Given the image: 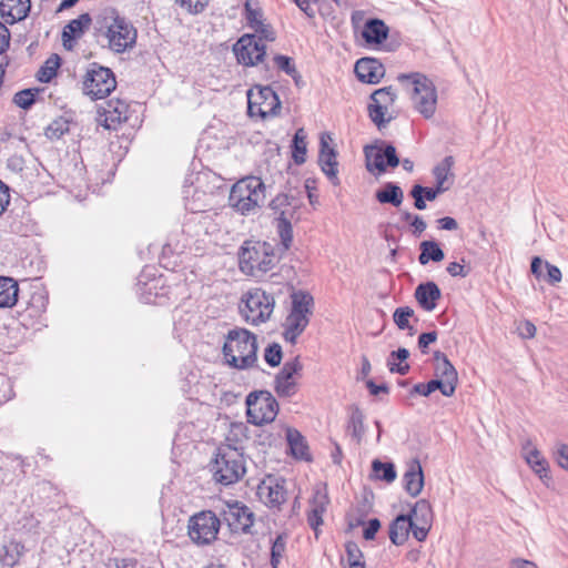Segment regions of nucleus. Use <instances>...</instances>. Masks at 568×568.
Masks as SVG:
<instances>
[{
	"instance_id": "obj_1",
	"label": "nucleus",
	"mask_w": 568,
	"mask_h": 568,
	"mask_svg": "<svg viewBox=\"0 0 568 568\" xmlns=\"http://www.w3.org/2000/svg\"><path fill=\"white\" fill-rule=\"evenodd\" d=\"M257 337L243 327H234L225 335L222 347L224 364L231 368L246 371L257 367Z\"/></svg>"
},
{
	"instance_id": "obj_2",
	"label": "nucleus",
	"mask_w": 568,
	"mask_h": 568,
	"mask_svg": "<svg viewBox=\"0 0 568 568\" xmlns=\"http://www.w3.org/2000/svg\"><path fill=\"white\" fill-rule=\"evenodd\" d=\"M280 260L281 255L268 242L245 241L239 252L241 272L256 278L273 270Z\"/></svg>"
},
{
	"instance_id": "obj_3",
	"label": "nucleus",
	"mask_w": 568,
	"mask_h": 568,
	"mask_svg": "<svg viewBox=\"0 0 568 568\" xmlns=\"http://www.w3.org/2000/svg\"><path fill=\"white\" fill-rule=\"evenodd\" d=\"M209 467L213 479L224 486L237 483L246 471L243 454L227 444L216 448Z\"/></svg>"
},
{
	"instance_id": "obj_4",
	"label": "nucleus",
	"mask_w": 568,
	"mask_h": 568,
	"mask_svg": "<svg viewBox=\"0 0 568 568\" xmlns=\"http://www.w3.org/2000/svg\"><path fill=\"white\" fill-rule=\"evenodd\" d=\"M397 80L410 88L414 108L425 119H432L437 106V90L433 81L420 72L400 73Z\"/></svg>"
},
{
	"instance_id": "obj_5",
	"label": "nucleus",
	"mask_w": 568,
	"mask_h": 568,
	"mask_svg": "<svg viewBox=\"0 0 568 568\" xmlns=\"http://www.w3.org/2000/svg\"><path fill=\"white\" fill-rule=\"evenodd\" d=\"M265 184L261 178L246 176L231 189L229 201L242 214L260 207L265 201Z\"/></svg>"
},
{
	"instance_id": "obj_6",
	"label": "nucleus",
	"mask_w": 568,
	"mask_h": 568,
	"mask_svg": "<svg viewBox=\"0 0 568 568\" xmlns=\"http://www.w3.org/2000/svg\"><path fill=\"white\" fill-rule=\"evenodd\" d=\"M242 303L243 305H240L241 315L252 325L266 322L271 317L275 305L273 295L260 287L245 293Z\"/></svg>"
},
{
	"instance_id": "obj_7",
	"label": "nucleus",
	"mask_w": 568,
	"mask_h": 568,
	"mask_svg": "<svg viewBox=\"0 0 568 568\" xmlns=\"http://www.w3.org/2000/svg\"><path fill=\"white\" fill-rule=\"evenodd\" d=\"M245 404L247 422L256 426L272 423L278 413V404L268 390L251 392Z\"/></svg>"
},
{
	"instance_id": "obj_8",
	"label": "nucleus",
	"mask_w": 568,
	"mask_h": 568,
	"mask_svg": "<svg viewBox=\"0 0 568 568\" xmlns=\"http://www.w3.org/2000/svg\"><path fill=\"white\" fill-rule=\"evenodd\" d=\"M116 88L115 75L111 69L93 62L83 80V93L92 100L108 97Z\"/></svg>"
},
{
	"instance_id": "obj_9",
	"label": "nucleus",
	"mask_w": 568,
	"mask_h": 568,
	"mask_svg": "<svg viewBox=\"0 0 568 568\" xmlns=\"http://www.w3.org/2000/svg\"><path fill=\"white\" fill-rule=\"evenodd\" d=\"M221 523V516L212 510L194 514L189 519V537L196 545H210L216 539Z\"/></svg>"
},
{
	"instance_id": "obj_10",
	"label": "nucleus",
	"mask_w": 568,
	"mask_h": 568,
	"mask_svg": "<svg viewBox=\"0 0 568 568\" xmlns=\"http://www.w3.org/2000/svg\"><path fill=\"white\" fill-rule=\"evenodd\" d=\"M220 516L232 534L253 535L255 514L242 501H227Z\"/></svg>"
},
{
	"instance_id": "obj_11",
	"label": "nucleus",
	"mask_w": 568,
	"mask_h": 568,
	"mask_svg": "<svg viewBox=\"0 0 568 568\" xmlns=\"http://www.w3.org/2000/svg\"><path fill=\"white\" fill-rule=\"evenodd\" d=\"M105 36L109 48L115 53H123L135 45L138 31L124 17L116 14L108 27Z\"/></svg>"
},
{
	"instance_id": "obj_12",
	"label": "nucleus",
	"mask_w": 568,
	"mask_h": 568,
	"mask_svg": "<svg viewBox=\"0 0 568 568\" xmlns=\"http://www.w3.org/2000/svg\"><path fill=\"white\" fill-rule=\"evenodd\" d=\"M364 154L366 169L371 173L374 172V170H377L378 173H384L387 168H397L400 162L396 148L385 141H379V145H366L364 148Z\"/></svg>"
},
{
	"instance_id": "obj_13",
	"label": "nucleus",
	"mask_w": 568,
	"mask_h": 568,
	"mask_svg": "<svg viewBox=\"0 0 568 568\" xmlns=\"http://www.w3.org/2000/svg\"><path fill=\"white\" fill-rule=\"evenodd\" d=\"M396 92L392 85L375 90L371 94V103L367 112L371 121L381 130L392 121V116L385 118L387 110L396 101Z\"/></svg>"
},
{
	"instance_id": "obj_14",
	"label": "nucleus",
	"mask_w": 568,
	"mask_h": 568,
	"mask_svg": "<svg viewBox=\"0 0 568 568\" xmlns=\"http://www.w3.org/2000/svg\"><path fill=\"white\" fill-rule=\"evenodd\" d=\"M239 63L253 67L262 62L266 54V45L254 34L242 36L233 47Z\"/></svg>"
},
{
	"instance_id": "obj_15",
	"label": "nucleus",
	"mask_w": 568,
	"mask_h": 568,
	"mask_svg": "<svg viewBox=\"0 0 568 568\" xmlns=\"http://www.w3.org/2000/svg\"><path fill=\"white\" fill-rule=\"evenodd\" d=\"M286 480L283 477L267 476L257 486L258 498L270 508H277L286 501Z\"/></svg>"
},
{
	"instance_id": "obj_16",
	"label": "nucleus",
	"mask_w": 568,
	"mask_h": 568,
	"mask_svg": "<svg viewBox=\"0 0 568 568\" xmlns=\"http://www.w3.org/2000/svg\"><path fill=\"white\" fill-rule=\"evenodd\" d=\"M303 365L300 357L286 362L274 379V389L280 397H292L297 392V383L294 381L295 375H300Z\"/></svg>"
},
{
	"instance_id": "obj_17",
	"label": "nucleus",
	"mask_w": 568,
	"mask_h": 568,
	"mask_svg": "<svg viewBox=\"0 0 568 568\" xmlns=\"http://www.w3.org/2000/svg\"><path fill=\"white\" fill-rule=\"evenodd\" d=\"M129 104L120 99H112L98 109V122L106 130H116L128 121Z\"/></svg>"
},
{
	"instance_id": "obj_18",
	"label": "nucleus",
	"mask_w": 568,
	"mask_h": 568,
	"mask_svg": "<svg viewBox=\"0 0 568 568\" xmlns=\"http://www.w3.org/2000/svg\"><path fill=\"white\" fill-rule=\"evenodd\" d=\"M331 140L332 139L329 134L322 133L320 139L318 164L321 166L322 172L326 175L329 182L333 185L337 186L341 184L337 169V152L334 148L329 146L328 141Z\"/></svg>"
},
{
	"instance_id": "obj_19",
	"label": "nucleus",
	"mask_w": 568,
	"mask_h": 568,
	"mask_svg": "<svg viewBox=\"0 0 568 568\" xmlns=\"http://www.w3.org/2000/svg\"><path fill=\"white\" fill-rule=\"evenodd\" d=\"M354 72L363 83L376 84L385 74V68L375 58H361L356 61Z\"/></svg>"
},
{
	"instance_id": "obj_20",
	"label": "nucleus",
	"mask_w": 568,
	"mask_h": 568,
	"mask_svg": "<svg viewBox=\"0 0 568 568\" xmlns=\"http://www.w3.org/2000/svg\"><path fill=\"white\" fill-rule=\"evenodd\" d=\"M424 471L420 462L417 458L409 460L403 475V485L405 491L410 497H417L424 488Z\"/></svg>"
},
{
	"instance_id": "obj_21",
	"label": "nucleus",
	"mask_w": 568,
	"mask_h": 568,
	"mask_svg": "<svg viewBox=\"0 0 568 568\" xmlns=\"http://www.w3.org/2000/svg\"><path fill=\"white\" fill-rule=\"evenodd\" d=\"M414 297L424 311L432 312L442 298V291L435 282L428 281L417 285Z\"/></svg>"
},
{
	"instance_id": "obj_22",
	"label": "nucleus",
	"mask_w": 568,
	"mask_h": 568,
	"mask_svg": "<svg viewBox=\"0 0 568 568\" xmlns=\"http://www.w3.org/2000/svg\"><path fill=\"white\" fill-rule=\"evenodd\" d=\"M31 9L30 0H1L0 16L6 23L13 24L26 19Z\"/></svg>"
},
{
	"instance_id": "obj_23",
	"label": "nucleus",
	"mask_w": 568,
	"mask_h": 568,
	"mask_svg": "<svg viewBox=\"0 0 568 568\" xmlns=\"http://www.w3.org/2000/svg\"><path fill=\"white\" fill-rule=\"evenodd\" d=\"M91 16L85 12L80 14L77 19H72L62 30V43L67 49L72 48V42L81 38L85 30L91 26Z\"/></svg>"
},
{
	"instance_id": "obj_24",
	"label": "nucleus",
	"mask_w": 568,
	"mask_h": 568,
	"mask_svg": "<svg viewBox=\"0 0 568 568\" xmlns=\"http://www.w3.org/2000/svg\"><path fill=\"white\" fill-rule=\"evenodd\" d=\"M389 28L378 18H369L362 29V38L369 45L382 44L388 37Z\"/></svg>"
},
{
	"instance_id": "obj_25",
	"label": "nucleus",
	"mask_w": 568,
	"mask_h": 568,
	"mask_svg": "<svg viewBox=\"0 0 568 568\" xmlns=\"http://www.w3.org/2000/svg\"><path fill=\"white\" fill-rule=\"evenodd\" d=\"M254 100L264 106L268 116L277 115L281 110V100L277 93L270 85H255L252 88Z\"/></svg>"
},
{
	"instance_id": "obj_26",
	"label": "nucleus",
	"mask_w": 568,
	"mask_h": 568,
	"mask_svg": "<svg viewBox=\"0 0 568 568\" xmlns=\"http://www.w3.org/2000/svg\"><path fill=\"white\" fill-rule=\"evenodd\" d=\"M413 526L414 520L412 519V516L406 514L396 516L389 524L388 535L390 541L396 546L403 545L408 539L410 528H413Z\"/></svg>"
},
{
	"instance_id": "obj_27",
	"label": "nucleus",
	"mask_w": 568,
	"mask_h": 568,
	"mask_svg": "<svg viewBox=\"0 0 568 568\" xmlns=\"http://www.w3.org/2000/svg\"><path fill=\"white\" fill-rule=\"evenodd\" d=\"M310 317L298 313L290 312L285 320L283 337L286 342L295 344L298 336L305 331Z\"/></svg>"
},
{
	"instance_id": "obj_28",
	"label": "nucleus",
	"mask_w": 568,
	"mask_h": 568,
	"mask_svg": "<svg viewBox=\"0 0 568 568\" xmlns=\"http://www.w3.org/2000/svg\"><path fill=\"white\" fill-rule=\"evenodd\" d=\"M375 199L381 204L399 207L404 201V191L395 182H386L375 192Z\"/></svg>"
},
{
	"instance_id": "obj_29",
	"label": "nucleus",
	"mask_w": 568,
	"mask_h": 568,
	"mask_svg": "<svg viewBox=\"0 0 568 568\" xmlns=\"http://www.w3.org/2000/svg\"><path fill=\"white\" fill-rule=\"evenodd\" d=\"M48 305V295L41 287H37L30 293L26 302V308L19 313L20 316L39 317L45 312Z\"/></svg>"
},
{
	"instance_id": "obj_30",
	"label": "nucleus",
	"mask_w": 568,
	"mask_h": 568,
	"mask_svg": "<svg viewBox=\"0 0 568 568\" xmlns=\"http://www.w3.org/2000/svg\"><path fill=\"white\" fill-rule=\"evenodd\" d=\"M349 415L346 423V432L351 434L352 438L359 444L365 436V415L357 405H351L348 408Z\"/></svg>"
},
{
	"instance_id": "obj_31",
	"label": "nucleus",
	"mask_w": 568,
	"mask_h": 568,
	"mask_svg": "<svg viewBox=\"0 0 568 568\" xmlns=\"http://www.w3.org/2000/svg\"><path fill=\"white\" fill-rule=\"evenodd\" d=\"M286 440L292 455L296 459L311 460L312 457L308 452V445L304 436L295 428H286Z\"/></svg>"
},
{
	"instance_id": "obj_32",
	"label": "nucleus",
	"mask_w": 568,
	"mask_h": 568,
	"mask_svg": "<svg viewBox=\"0 0 568 568\" xmlns=\"http://www.w3.org/2000/svg\"><path fill=\"white\" fill-rule=\"evenodd\" d=\"M19 284L8 276H0V307H12L19 302Z\"/></svg>"
},
{
	"instance_id": "obj_33",
	"label": "nucleus",
	"mask_w": 568,
	"mask_h": 568,
	"mask_svg": "<svg viewBox=\"0 0 568 568\" xmlns=\"http://www.w3.org/2000/svg\"><path fill=\"white\" fill-rule=\"evenodd\" d=\"M2 550V562L11 568L20 562L27 551L24 544L16 539H10L8 544L3 545Z\"/></svg>"
},
{
	"instance_id": "obj_34",
	"label": "nucleus",
	"mask_w": 568,
	"mask_h": 568,
	"mask_svg": "<svg viewBox=\"0 0 568 568\" xmlns=\"http://www.w3.org/2000/svg\"><path fill=\"white\" fill-rule=\"evenodd\" d=\"M419 250H420V253L418 256V262L422 265H426L430 261L438 263L445 258V253H444L443 248L440 247L439 243L436 241H433V240L423 241L419 244Z\"/></svg>"
},
{
	"instance_id": "obj_35",
	"label": "nucleus",
	"mask_w": 568,
	"mask_h": 568,
	"mask_svg": "<svg viewBox=\"0 0 568 568\" xmlns=\"http://www.w3.org/2000/svg\"><path fill=\"white\" fill-rule=\"evenodd\" d=\"M409 357V351L405 347H399L396 351H392L387 358V367L390 373H397L399 375H406L410 366L406 362Z\"/></svg>"
},
{
	"instance_id": "obj_36",
	"label": "nucleus",
	"mask_w": 568,
	"mask_h": 568,
	"mask_svg": "<svg viewBox=\"0 0 568 568\" xmlns=\"http://www.w3.org/2000/svg\"><path fill=\"white\" fill-rule=\"evenodd\" d=\"M292 298V310L291 312L298 313L301 315H306L311 317L313 314L314 307V298L311 293L298 290L293 292L291 295Z\"/></svg>"
},
{
	"instance_id": "obj_37",
	"label": "nucleus",
	"mask_w": 568,
	"mask_h": 568,
	"mask_svg": "<svg viewBox=\"0 0 568 568\" xmlns=\"http://www.w3.org/2000/svg\"><path fill=\"white\" fill-rule=\"evenodd\" d=\"M276 230L281 240L282 251H288L293 242V226L285 212H281V215L276 219Z\"/></svg>"
},
{
	"instance_id": "obj_38",
	"label": "nucleus",
	"mask_w": 568,
	"mask_h": 568,
	"mask_svg": "<svg viewBox=\"0 0 568 568\" xmlns=\"http://www.w3.org/2000/svg\"><path fill=\"white\" fill-rule=\"evenodd\" d=\"M72 119L67 115H61L54 119L44 130V135L49 140H59L70 131Z\"/></svg>"
},
{
	"instance_id": "obj_39",
	"label": "nucleus",
	"mask_w": 568,
	"mask_h": 568,
	"mask_svg": "<svg viewBox=\"0 0 568 568\" xmlns=\"http://www.w3.org/2000/svg\"><path fill=\"white\" fill-rule=\"evenodd\" d=\"M412 519L419 525H432L433 510L428 500L419 499L415 503L414 507L407 514Z\"/></svg>"
},
{
	"instance_id": "obj_40",
	"label": "nucleus",
	"mask_w": 568,
	"mask_h": 568,
	"mask_svg": "<svg viewBox=\"0 0 568 568\" xmlns=\"http://www.w3.org/2000/svg\"><path fill=\"white\" fill-rule=\"evenodd\" d=\"M434 375L439 379H443L448 386H453L456 392L458 384V373L450 361H445L440 364H434Z\"/></svg>"
},
{
	"instance_id": "obj_41",
	"label": "nucleus",
	"mask_w": 568,
	"mask_h": 568,
	"mask_svg": "<svg viewBox=\"0 0 568 568\" xmlns=\"http://www.w3.org/2000/svg\"><path fill=\"white\" fill-rule=\"evenodd\" d=\"M60 64L61 58L57 53L51 54L39 69L37 79L42 83L50 82L57 75Z\"/></svg>"
},
{
	"instance_id": "obj_42",
	"label": "nucleus",
	"mask_w": 568,
	"mask_h": 568,
	"mask_svg": "<svg viewBox=\"0 0 568 568\" xmlns=\"http://www.w3.org/2000/svg\"><path fill=\"white\" fill-rule=\"evenodd\" d=\"M526 462L541 479L548 478V462L541 456L538 449L534 448L528 452Z\"/></svg>"
},
{
	"instance_id": "obj_43",
	"label": "nucleus",
	"mask_w": 568,
	"mask_h": 568,
	"mask_svg": "<svg viewBox=\"0 0 568 568\" xmlns=\"http://www.w3.org/2000/svg\"><path fill=\"white\" fill-rule=\"evenodd\" d=\"M252 1L253 0H246L244 3L245 19L248 27L253 28L255 31L267 30V24L263 23L262 10L260 8H252Z\"/></svg>"
},
{
	"instance_id": "obj_44",
	"label": "nucleus",
	"mask_w": 568,
	"mask_h": 568,
	"mask_svg": "<svg viewBox=\"0 0 568 568\" xmlns=\"http://www.w3.org/2000/svg\"><path fill=\"white\" fill-rule=\"evenodd\" d=\"M293 160L295 164L302 165L306 161V135L303 129H298L293 136Z\"/></svg>"
},
{
	"instance_id": "obj_45",
	"label": "nucleus",
	"mask_w": 568,
	"mask_h": 568,
	"mask_svg": "<svg viewBox=\"0 0 568 568\" xmlns=\"http://www.w3.org/2000/svg\"><path fill=\"white\" fill-rule=\"evenodd\" d=\"M372 469L375 477L386 483H393L396 479V469L393 463H384L379 459H375L372 463Z\"/></svg>"
},
{
	"instance_id": "obj_46",
	"label": "nucleus",
	"mask_w": 568,
	"mask_h": 568,
	"mask_svg": "<svg viewBox=\"0 0 568 568\" xmlns=\"http://www.w3.org/2000/svg\"><path fill=\"white\" fill-rule=\"evenodd\" d=\"M414 316V310L409 306L397 307L393 314L394 323L399 329H408L409 335L415 334V329L409 325V318Z\"/></svg>"
},
{
	"instance_id": "obj_47",
	"label": "nucleus",
	"mask_w": 568,
	"mask_h": 568,
	"mask_svg": "<svg viewBox=\"0 0 568 568\" xmlns=\"http://www.w3.org/2000/svg\"><path fill=\"white\" fill-rule=\"evenodd\" d=\"M286 551V535L278 534L272 541L270 564L272 568H278Z\"/></svg>"
},
{
	"instance_id": "obj_48",
	"label": "nucleus",
	"mask_w": 568,
	"mask_h": 568,
	"mask_svg": "<svg viewBox=\"0 0 568 568\" xmlns=\"http://www.w3.org/2000/svg\"><path fill=\"white\" fill-rule=\"evenodd\" d=\"M37 90L24 89L17 92L13 97V103L23 110H28L36 102Z\"/></svg>"
},
{
	"instance_id": "obj_49",
	"label": "nucleus",
	"mask_w": 568,
	"mask_h": 568,
	"mask_svg": "<svg viewBox=\"0 0 568 568\" xmlns=\"http://www.w3.org/2000/svg\"><path fill=\"white\" fill-rule=\"evenodd\" d=\"M282 347L277 343H272L264 349V359L271 367L278 366L282 362Z\"/></svg>"
},
{
	"instance_id": "obj_50",
	"label": "nucleus",
	"mask_w": 568,
	"mask_h": 568,
	"mask_svg": "<svg viewBox=\"0 0 568 568\" xmlns=\"http://www.w3.org/2000/svg\"><path fill=\"white\" fill-rule=\"evenodd\" d=\"M453 165L454 158L452 155L445 156L444 160L433 169L435 180L446 182Z\"/></svg>"
},
{
	"instance_id": "obj_51",
	"label": "nucleus",
	"mask_w": 568,
	"mask_h": 568,
	"mask_svg": "<svg viewBox=\"0 0 568 568\" xmlns=\"http://www.w3.org/2000/svg\"><path fill=\"white\" fill-rule=\"evenodd\" d=\"M325 506L323 504L315 505L307 514V523L317 535L318 527L323 524V514Z\"/></svg>"
},
{
	"instance_id": "obj_52",
	"label": "nucleus",
	"mask_w": 568,
	"mask_h": 568,
	"mask_svg": "<svg viewBox=\"0 0 568 568\" xmlns=\"http://www.w3.org/2000/svg\"><path fill=\"white\" fill-rule=\"evenodd\" d=\"M294 196L285 193L277 194L270 203V207L281 215V212H285L284 207L292 206Z\"/></svg>"
},
{
	"instance_id": "obj_53",
	"label": "nucleus",
	"mask_w": 568,
	"mask_h": 568,
	"mask_svg": "<svg viewBox=\"0 0 568 568\" xmlns=\"http://www.w3.org/2000/svg\"><path fill=\"white\" fill-rule=\"evenodd\" d=\"M346 561L347 565L351 562H363V552L355 541H347L345 544Z\"/></svg>"
},
{
	"instance_id": "obj_54",
	"label": "nucleus",
	"mask_w": 568,
	"mask_h": 568,
	"mask_svg": "<svg viewBox=\"0 0 568 568\" xmlns=\"http://www.w3.org/2000/svg\"><path fill=\"white\" fill-rule=\"evenodd\" d=\"M273 60L278 70L285 72L287 75L295 73L296 67L291 57L284 54H276Z\"/></svg>"
},
{
	"instance_id": "obj_55",
	"label": "nucleus",
	"mask_w": 568,
	"mask_h": 568,
	"mask_svg": "<svg viewBox=\"0 0 568 568\" xmlns=\"http://www.w3.org/2000/svg\"><path fill=\"white\" fill-rule=\"evenodd\" d=\"M182 7H185L190 13L199 14L209 6L210 0H175Z\"/></svg>"
},
{
	"instance_id": "obj_56",
	"label": "nucleus",
	"mask_w": 568,
	"mask_h": 568,
	"mask_svg": "<svg viewBox=\"0 0 568 568\" xmlns=\"http://www.w3.org/2000/svg\"><path fill=\"white\" fill-rule=\"evenodd\" d=\"M545 267L547 273L544 274L542 278L550 285H556L562 278L561 271L558 266L550 264L549 262H545Z\"/></svg>"
},
{
	"instance_id": "obj_57",
	"label": "nucleus",
	"mask_w": 568,
	"mask_h": 568,
	"mask_svg": "<svg viewBox=\"0 0 568 568\" xmlns=\"http://www.w3.org/2000/svg\"><path fill=\"white\" fill-rule=\"evenodd\" d=\"M428 389L434 393L435 390H439L444 396L450 397L455 394V390L453 389V386H448L444 383L443 379H439L438 377H435L427 382Z\"/></svg>"
},
{
	"instance_id": "obj_58",
	"label": "nucleus",
	"mask_w": 568,
	"mask_h": 568,
	"mask_svg": "<svg viewBox=\"0 0 568 568\" xmlns=\"http://www.w3.org/2000/svg\"><path fill=\"white\" fill-rule=\"evenodd\" d=\"M254 100L253 90L247 91V112L251 116L258 115L262 119L268 118L267 113L264 111V106H261V103H257Z\"/></svg>"
},
{
	"instance_id": "obj_59",
	"label": "nucleus",
	"mask_w": 568,
	"mask_h": 568,
	"mask_svg": "<svg viewBox=\"0 0 568 568\" xmlns=\"http://www.w3.org/2000/svg\"><path fill=\"white\" fill-rule=\"evenodd\" d=\"M436 339H437V332L436 331H432V332H427V333H422L418 336V341H417L418 348L420 349V352L423 354H427L429 345L432 343L436 342Z\"/></svg>"
},
{
	"instance_id": "obj_60",
	"label": "nucleus",
	"mask_w": 568,
	"mask_h": 568,
	"mask_svg": "<svg viewBox=\"0 0 568 568\" xmlns=\"http://www.w3.org/2000/svg\"><path fill=\"white\" fill-rule=\"evenodd\" d=\"M555 457L558 463V465L568 470V445L567 444H559L557 446V449L555 452Z\"/></svg>"
},
{
	"instance_id": "obj_61",
	"label": "nucleus",
	"mask_w": 568,
	"mask_h": 568,
	"mask_svg": "<svg viewBox=\"0 0 568 568\" xmlns=\"http://www.w3.org/2000/svg\"><path fill=\"white\" fill-rule=\"evenodd\" d=\"M447 273L453 277H466L468 276L470 268H466L464 265L458 262H450L446 268Z\"/></svg>"
},
{
	"instance_id": "obj_62",
	"label": "nucleus",
	"mask_w": 568,
	"mask_h": 568,
	"mask_svg": "<svg viewBox=\"0 0 568 568\" xmlns=\"http://www.w3.org/2000/svg\"><path fill=\"white\" fill-rule=\"evenodd\" d=\"M381 528V521L377 518L369 519L366 528L363 531V537L366 540H373Z\"/></svg>"
},
{
	"instance_id": "obj_63",
	"label": "nucleus",
	"mask_w": 568,
	"mask_h": 568,
	"mask_svg": "<svg viewBox=\"0 0 568 568\" xmlns=\"http://www.w3.org/2000/svg\"><path fill=\"white\" fill-rule=\"evenodd\" d=\"M518 332L523 338H532L536 335V326L530 321H525L519 324Z\"/></svg>"
},
{
	"instance_id": "obj_64",
	"label": "nucleus",
	"mask_w": 568,
	"mask_h": 568,
	"mask_svg": "<svg viewBox=\"0 0 568 568\" xmlns=\"http://www.w3.org/2000/svg\"><path fill=\"white\" fill-rule=\"evenodd\" d=\"M136 559L134 558H113L110 559V567L113 568H135Z\"/></svg>"
}]
</instances>
